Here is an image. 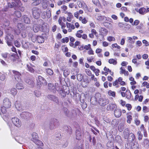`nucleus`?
I'll return each instance as SVG.
<instances>
[{
  "instance_id": "nucleus-1",
  "label": "nucleus",
  "mask_w": 149,
  "mask_h": 149,
  "mask_svg": "<svg viewBox=\"0 0 149 149\" xmlns=\"http://www.w3.org/2000/svg\"><path fill=\"white\" fill-rule=\"evenodd\" d=\"M17 27L19 31H16L14 30V32L17 34H19L21 33L22 36L23 38L26 37V33L29 32L31 29V27L30 26H26L21 23H18L17 25Z\"/></svg>"
},
{
  "instance_id": "nucleus-2",
  "label": "nucleus",
  "mask_w": 149,
  "mask_h": 149,
  "mask_svg": "<svg viewBox=\"0 0 149 149\" xmlns=\"http://www.w3.org/2000/svg\"><path fill=\"white\" fill-rule=\"evenodd\" d=\"M14 30L15 31L14 29L10 27L8 28L7 29L6 32L7 35L6 38V40L8 46H10L12 45V42L13 39L14 37L13 35L10 33V32L12 31L14 32Z\"/></svg>"
},
{
  "instance_id": "nucleus-3",
  "label": "nucleus",
  "mask_w": 149,
  "mask_h": 149,
  "mask_svg": "<svg viewBox=\"0 0 149 149\" xmlns=\"http://www.w3.org/2000/svg\"><path fill=\"white\" fill-rule=\"evenodd\" d=\"M59 125L58 120L56 118H54L51 119L49 123V129L52 130L55 129Z\"/></svg>"
},
{
  "instance_id": "nucleus-4",
  "label": "nucleus",
  "mask_w": 149,
  "mask_h": 149,
  "mask_svg": "<svg viewBox=\"0 0 149 149\" xmlns=\"http://www.w3.org/2000/svg\"><path fill=\"white\" fill-rule=\"evenodd\" d=\"M32 10L33 17L36 19L39 18L40 17V13H41V10L37 8H33Z\"/></svg>"
},
{
  "instance_id": "nucleus-5",
  "label": "nucleus",
  "mask_w": 149,
  "mask_h": 149,
  "mask_svg": "<svg viewBox=\"0 0 149 149\" xmlns=\"http://www.w3.org/2000/svg\"><path fill=\"white\" fill-rule=\"evenodd\" d=\"M37 86L39 87H40L42 85H46L47 82L45 79L40 76H38V79H37Z\"/></svg>"
},
{
  "instance_id": "nucleus-6",
  "label": "nucleus",
  "mask_w": 149,
  "mask_h": 149,
  "mask_svg": "<svg viewBox=\"0 0 149 149\" xmlns=\"http://www.w3.org/2000/svg\"><path fill=\"white\" fill-rule=\"evenodd\" d=\"M12 121L13 124L17 127H20L21 125L20 120L17 118L15 117L12 118Z\"/></svg>"
},
{
  "instance_id": "nucleus-7",
  "label": "nucleus",
  "mask_w": 149,
  "mask_h": 149,
  "mask_svg": "<svg viewBox=\"0 0 149 149\" xmlns=\"http://www.w3.org/2000/svg\"><path fill=\"white\" fill-rule=\"evenodd\" d=\"M109 102V100L106 98H101L99 100V104L102 106H104Z\"/></svg>"
},
{
  "instance_id": "nucleus-8",
  "label": "nucleus",
  "mask_w": 149,
  "mask_h": 149,
  "mask_svg": "<svg viewBox=\"0 0 149 149\" xmlns=\"http://www.w3.org/2000/svg\"><path fill=\"white\" fill-rule=\"evenodd\" d=\"M13 72L14 74L15 79L18 82L21 81V79L20 77L21 74L18 72L13 70Z\"/></svg>"
},
{
  "instance_id": "nucleus-9",
  "label": "nucleus",
  "mask_w": 149,
  "mask_h": 149,
  "mask_svg": "<svg viewBox=\"0 0 149 149\" xmlns=\"http://www.w3.org/2000/svg\"><path fill=\"white\" fill-rule=\"evenodd\" d=\"M3 104L4 107L8 108L11 106V103L8 98H6L3 100Z\"/></svg>"
},
{
  "instance_id": "nucleus-10",
  "label": "nucleus",
  "mask_w": 149,
  "mask_h": 149,
  "mask_svg": "<svg viewBox=\"0 0 149 149\" xmlns=\"http://www.w3.org/2000/svg\"><path fill=\"white\" fill-rule=\"evenodd\" d=\"M47 97L48 99L56 103H59V100L58 97L54 95H48Z\"/></svg>"
},
{
  "instance_id": "nucleus-11",
  "label": "nucleus",
  "mask_w": 149,
  "mask_h": 149,
  "mask_svg": "<svg viewBox=\"0 0 149 149\" xmlns=\"http://www.w3.org/2000/svg\"><path fill=\"white\" fill-rule=\"evenodd\" d=\"M31 115V114L28 112H23L21 113L20 116L23 118L27 119L29 118Z\"/></svg>"
},
{
  "instance_id": "nucleus-12",
  "label": "nucleus",
  "mask_w": 149,
  "mask_h": 149,
  "mask_svg": "<svg viewBox=\"0 0 149 149\" xmlns=\"http://www.w3.org/2000/svg\"><path fill=\"white\" fill-rule=\"evenodd\" d=\"M22 21L24 23L30 24V20L29 18L26 15H23L21 18Z\"/></svg>"
},
{
  "instance_id": "nucleus-13",
  "label": "nucleus",
  "mask_w": 149,
  "mask_h": 149,
  "mask_svg": "<svg viewBox=\"0 0 149 149\" xmlns=\"http://www.w3.org/2000/svg\"><path fill=\"white\" fill-rule=\"evenodd\" d=\"M116 105L114 104H109L107 106V111H113L117 108Z\"/></svg>"
},
{
  "instance_id": "nucleus-14",
  "label": "nucleus",
  "mask_w": 149,
  "mask_h": 149,
  "mask_svg": "<svg viewBox=\"0 0 149 149\" xmlns=\"http://www.w3.org/2000/svg\"><path fill=\"white\" fill-rule=\"evenodd\" d=\"M76 133V139L78 140L81 139L82 138V133L80 131V129H77Z\"/></svg>"
},
{
  "instance_id": "nucleus-15",
  "label": "nucleus",
  "mask_w": 149,
  "mask_h": 149,
  "mask_svg": "<svg viewBox=\"0 0 149 149\" xmlns=\"http://www.w3.org/2000/svg\"><path fill=\"white\" fill-rule=\"evenodd\" d=\"M48 89L50 91L53 92V93H55L56 92V89L54 85L51 83L48 84Z\"/></svg>"
},
{
  "instance_id": "nucleus-16",
  "label": "nucleus",
  "mask_w": 149,
  "mask_h": 149,
  "mask_svg": "<svg viewBox=\"0 0 149 149\" xmlns=\"http://www.w3.org/2000/svg\"><path fill=\"white\" fill-rule=\"evenodd\" d=\"M114 113L116 117L119 118L121 115V111L120 109H116L114 110Z\"/></svg>"
},
{
  "instance_id": "nucleus-17",
  "label": "nucleus",
  "mask_w": 149,
  "mask_h": 149,
  "mask_svg": "<svg viewBox=\"0 0 149 149\" xmlns=\"http://www.w3.org/2000/svg\"><path fill=\"white\" fill-rule=\"evenodd\" d=\"M15 108L17 110L20 111L22 109V106L19 102L16 101L15 102Z\"/></svg>"
},
{
  "instance_id": "nucleus-18",
  "label": "nucleus",
  "mask_w": 149,
  "mask_h": 149,
  "mask_svg": "<svg viewBox=\"0 0 149 149\" xmlns=\"http://www.w3.org/2000/svg\"><path fill=\"white\" fill-rule=\"evenodd\" d=\"M33 30L35 32H38L40 29V25L39 24H36L33 26Z\"/></svg>"
},
{
  "instance_id": "nucleus-19",
  "label": "nucleus",
  "mask_w": 149,
  "mask_h": 149,
  "mask_svg": "<svg viewBox=\"0 0 149 149\" xmlns=\"http://www.w3.org/2000/svg\"><path fill=\"white\" fill-rule=\"evenodd\" d=\"M135 138V136L134 134L133 133H131L128 136V138L126 139H127L129 141L132 142L134 140Z\"/></svg>"
},
{
  "instance_id": "nucleus-20",
  "label": "nucleus",
  "mask_w": 149,
  "mask_h": 149,
  "mask_svg": "<svg viewBox=\"0 0 149 149\" xmlns=\"http://www.w3.org/2000/svg\"><path fill=\"white\" fill-rule=\"evenodd\" d=\"M139 145L138 143L136 142L131 144V149H139Z\"/></svg>"
},
{
  "instance_id": "nucleus-21",
  "label": "nucleus",
  "mask_w": 149,
  "mask_h": 149,
  "mask_svg": "<svg viewBox=\"0 0 149 149\" xmlns=\"http://www.w3.org/2000/svg\"><path fill=\"white\" fill-rule=\"evenodd\" d=\"M6 1L8 5V7L12 8L14 7L15 6H16V4L15 2H9V0H5Z\"/></svg>"
},
{
  "instance_id": "nucleus-22",
  "label": "nucleus",
  "mask_w": 149,
  "mask_h": 149,
  "mask_svg": "<svg viewBox=\"0 0 149 149\" xmlns=\"http://www.w3.org/2000/svg\"><path fill=\"white\" fill-rule=\"evenodd\" d=\"M107 149H114V146L113 143L111 141H108L107 143Z\"/></svg>"
},
{
  "instance_id": "nucleus-23",
  "label": "nucleus",
  "mask_w": 149,
  "mask_h": 149,
  "mask_svg": "<svg viewBox=\"0 0 149 149\" xmlns=\"http://www.w3.org/2000/svg\"><path fill=\"white\" fill-rule=\"evenodd\" d=\"M136 10L137 12H139L140 14L142 15H144L146 13V9L143 7L140 8L138 10Z\"/></svg>"
},
{
  "instance_id": "nucleus-24",
  "label": "nucleus",
  "mask_w": 149,
  "mask_h": 149,
  "mask_svg": "<svg viewBox=\"0 0 149 149\" xmlns=\"http://www.w3.org/2000/svg\"><path fill=\"white\" fill-rule=\"evenodd\" d=\"M48 28V26H47V24L45 23L43 24L41 26V27H40L41 30L44 32L47 31Z\"/></svg>"
},
{
  "instance_id": "nucleus-25",
  "label": "nucleus",
  "mask_w": 149,
  "mask_h": 149,
  "mask_svg": "<svg viewBox=\"0 0 149 149\" xmlns=\"http://www.w3.org/2000/svg\"><path fill=\"white\" fill-rule=\"evenodd\" d=\"M36 39L38 42L39 43H42L44 41V39L42 36H37Z\"/></svg>"
},
{
  "instance_id": "nucleus-26",
  "label": "nucleus",
  "mask_w": 149,
  "mask_h": 149,
  "mask_svg": "<svg viewBox=\"0 0 149 149\" xmlns=\"http://www.w3.org/2000/svg\"><path fill=\"white\" fill-rule=\"evenodd\" d=\"M63 128L64 130L70 134L72 132V130L70 127H68L67 126H64Z\"/></svg>"
},
{
  "instance_id": "nucleus-27",
  "label": "nucleus",
  "mask_w": 149,
  "mask_h": 149,
  "mask_svg": "<svg viewBox=\"0 0 149 149\" xmlns=\"http://www.w3.org/2000/svg\"><path fill=\"white\" fill-rule=\"evenodd\" d=\"M96 17L97 20L100 21H102L106 19V17L104 16L101 15L99 14L96 15Z\"/></svg>"
},
{
  "instance_id": "nucleus-28",
  "label": "nucleus",
  "mask_w": 149,
  "mask_h": 149,
  "mask_svg": "<svg viewBox=\"0 0 149 149\" xmlns=\"http://www.w3.org/2000/svg\"><path fill=\"white\" fill-rule=\"evenodd\" d=\"M129 129L128 128L125 129L124 132V136L125 139L128 138V136L130 134Z\"/></svg>"
},
{
  "instance_id": "nucleus-29",
  "label": "nucleus",
  "mask_w": 149,
  "mask_h": 149,
  "mask_svg": "<svg viewBox=\"0 0 149 149\" xmlns=\"http://www.w3.org/2000/svg\"><path fill=\"white\" fill-rule=\"evenodd\" d=\"M33 141L35 143V144L38 146H42L43 145V144L42 142L41 141L38 140V139L33 140Z\"/></svg>"
},
{
  "instance_id": "nucleus-30",
  "label": "nucleus",
  "mask_w": 149,
  "mask_h": 149,
  "mask_svg": "<svg viewBox=\"0 0 149 149\" xmlns=\"http://www.w3.org/2000/svg\"><path fill=\"white\" fill-rule=\"evenodd\" d=\"M132 94L129 90H127L126 92V97L128 100L131 99Z\"/></svg>"
},
{
  "instance_id": "nucleus-31",
  "label": "nucleus",
  "mask_w": 149,
  "mask_h": 149,
  "mask_svg": "<svg viewBox=\"0 0 149 149\" xmlns=\"http://www.w3.org/2000/svg\"><path fill=\"white\" fill-rule=\"evenodd\" d=\"M124 124L123 123H120L118 125V129L119 131L120 132H122L124 128Z\"/></svg>"
},
{
  "instance_id": "nucleus-32",
  "label": "nucleus",
  "mask_w": 149,
  "mask_h": 149,
  "mask_svg": "<svg viewBox=\"0 0 149 149\" xmlns=\"http://www.w3.org/2000/svg\"><path fill=\"white\" fill-rule=\"evenodd\" d=\"M10 93L13 96H15L17 93V91L15 88H12L10 90Z\"/></svg>"
},
{
  "instance_id": "nucleus-33",
  "label": "nucleus",
  "mask_w": 149,
  "mask_h": 149,
  "mask_svg": "<svg viewBox=\"0 0 149 149\" xmlns=\"http://www.w3.org/2000/svg\"><path fill=\"white\" fill-rule=\"evenodd\" d=\"M18 83L16 85V87L18 89H23L24 87L23 85V84L20 82H18Z\"/></svg>"
},
{
  "instance_id": "nucleus-34",
  "label": "nucleus",
  "mask_w": 149,
  "mask_h": 149,
  "mask_svg": "<svg viewBox=\"0 0 149 149\" xmlns=\"http://www.w3.org/2000/svg\"><path fill=\"white\" fill-rule=\"evenodd\" d=\"M90 101L92 104L95 105L97 103V100L95 97H93L91 98Z\"/></svg>"
},
{
  "instance_id": "nucleus-35",
  "label": "nucleus",
  "mask_w": 149,
  "mask_h": 149,
  "mask_svg": "<svg viewBox=\"0 0 149 149\" xmlns=\"http://www.w3.org/2000/svg\"><path fill=\"white\" fill-rule=\"evenodd\" d=\"M68 16L67 17V20L69 22H70L72 18L73 17V15L70 12L68 13Z\"/></svg>"
},
{
  "instance_id": "nucleus-36",
  "label": "nucleus",
  "mask_w": 149,
  "mask_h": 149,
  "mask_svg": "<svg viewBox=\"0 0 149 149\" xmlns=\"http://www.w3.org/2000/svg\"><path fill=\"white\" fill-rule=\"evenodd\" d=\"M46 71L47 74L50 75H52L53 74V70L49 68L46 69Z\"/></svg>"
},
{
  "instance_id": "nucleus-37",
  "label": "nucleus",
  "mask_w": 149,
  "mask_h": 149,
  "mask_svg": "<svg viewBox=\"0 0 149 149\" xmlns=\"http://www.w3.org/2000/svg\"><path fill=\"white\" fill-rule=\"evenodd\" d=\"M14 15L18 18H19L21 16L22 14L19 11H16L14 12Z\"/></svg>"
},
{
  "instance_id": "nucleus-38",
  "label": "nucleus",
  "mask_w": 149,
  "mask_h": 149,
  "mask_svg": "<svg viewBox=\"0 0 149 149\" xmlns=\"http://www.w3.org/2000/svg\"><path fill=\"white\" fill-rule=\"evenodd\" d=\"M109 63L110 64H112L114 65H116L117 63L116 61L113 58L109 59Z\"/></svg>"
},
{
  "instance_id": "nucleus-39",
  "label": "nucleus",
  "mask_w": 149,
  "mask_h": 149,
  "mask_svg": "<svg viewBox=\"0 0 149 149\" xmlns=\"http://www.w3.org/2000/svg\"><path fill=\"white\" fill-rule=\"evenodd\" d=\"M16 56V54H13L11 55L9 57L10 58L13 62L16 61L15 56Z\"/></svg>"
},
{
  "instance_id": "nucleus-40",
  "label": "nucleus",
  "mask_w": 149,
  "mask_h": 149,
  "mask_svg": "<svg viewBox=\"0 0 149 149\" xmlns=\"http://www.w3.org/2000/svg\"><path fill=\"white\" fill-rule=\"evenodd\" d=\"M32 141H33V140H34L35 139H38V136L37 133L36 132H33L32 134Z\"/></svg>"
},
{
  "instance_id": "nucleus-41",
  "label": "nucleus",
  "mask_w": 149,
  "mask_h": 149,
  "mask_svg": "<svg viewBox=\"0 0 149 149\" xmlns=\"http://www.w3.org/2000/svg\"><path fill=\"white\" fill-rule=\"evenodd\" d=\"M107 31L105 28H102L101 31V34L103 35H106L107 33Z\"/></svg>"
},
{
  "instance_id": "nucleus-42",
  "label": "nucleus",
  "mask_w": 149,
  "mask_h": 149,
  "mask_svg": "<svg viewBox=\"0 0 149 149\" xmlns=\"http://www.w3.org/2000/svg\"><path fill=\"white\" fill-rule=\"evenodd\" d=\"M63 111L65 115H68L69 113V111L67 108L63 107Z\"/></svg>"
},
{
  "instance_id": "nucleus-43",
  "label": "nucleus",
  "mask_w": 149,
  "mask_h": 149,
  "mask_svg": "<svg viewBox=\"0 0 149 149\" xmlns=\"http://www.w3.org/2000/svg\"><path fill=\"white\" fill-rule=\"evenodd\" d=\"M83 76L81 74H78L77 75V78L78 81H82Z\"/></svg>"
},
{
  "instance_id": "nucleus-44",
  "label": "nucleus",
  "mask_w": 149,
  "mask_h": 149,
  "mask_svg": "<svg viewBox=\"0 0 149 149\" xmlns=\"http://www.w3.org/2000/svg\"><path fill=\"white\" fill-rule=\"evenodd\" d=\"M108 94L110 96H111L113 97H115L116 95V93L114 91H112L109 90L108 92Z\"/></svg>"
},
{
  "instance_id": "nucleus-45",
  "label": "nucleus",
  "mask_w": 149,
  "mask_h": 149,
  "mask_svg": "<svg viewBox=\"0 0 149 149\" xmlns=\"http://www.w3.org/2000/svg\"><path fill=\"white\" fill-rule=\"evenodd\" d=\"M127 41L131 44H134L135 41L134 40H133L132 38L131 37H127Z\"/></svg>"
},
{
  "instance_id": "nucleus-46",
  "label": "nucleus",
  "mask_w": 149,
  "mask_h": 149,
  "mask_svg": "<svg viewBox=\"0 0 149 149\" xmlns=\"http://www.w3.org/2000/svg\"><path fill=\"white\" fill-rule=\"evenodd\" d=\"M137 135L138 136V139L139 140H141L142 139L143 134H141V131H139L137 132Z\"/></svg>"
},
{
  "instance_id": "nucleus-47",
  "label": "nucleus",
  "mask_w": 149,
  "mask_h": 149,
  "mask_svg": "<svg viewBox=\"0 0 149 149\" xmlns=\"http://www.w3.org/2000/svg\"><path fill=\"white\" fill-rule=\"evenodd\" d=\"M127 122L128 123H131V121L132 120V117L131 115H128L127 116Z\"/></svg>"
},
{
  "instance_id": "nucleus-48",
  "label": "nucleus",
  "mask_w": 149,
  "mask_h": 149,
  "mask_svg": "<svg viewBox=\"0 0 149 149\" xmlns=\"http://www.w3.org/2000/svg\"><path fill=\"white\" fill-rule=\"evenodd\" d=\"M93 3L96 6H99L100 5V2L99 0H92Z\"/></svg>"
},
{
  "instance_id": "nucleus-49",
  "label": "nucleus",
  "mask_w": 149,
  "mask_h": 149,
  "mask_svg": "<svg viewBox=\"0 0 149 149\" xmlns=\"http://www.w3.org/2000/svg\"><path fill=\"white\" fill-rule=\"evenodd\" d=\"M27 67L28 68V70L29 71L32 73H33L34 72V70L31 66L27 65Z\"/></svg>"
},
{
  "instance_id": "nucleus-50",
  "label": "nucleus",
  "mask_w": 149,
  "mask_h": 149,
  "mask_svg": "<svg viewBox=\"0 0 149 149\" xmlns=\"http://www.w3.org/2000/svg\"><path fill=\"white\" fill-rule=\"evenodd\" d=\"M70 73V72L68 70H64L63 72V74L65 77L67 76Z\"/></svg>"
},
{
  "instance_id": "nucleus-51",
  "label": "nucleus",
  "mask_w": 149,
  "mask_h": 149,
  "mask_svg": "<svg viewBox=\"0 0 149 149\" xmlns=\"http://www.w3.org/2000/svg\"><path fill=\"white\" fill-rule=\"evenodd\" d=\"M8 54L7 52L3 53L1 54V56L4 59L7 58Z\"/></svg>"
},
{
  "instance_id": "nucleus-52",
  "label": "nucleus",
  "mask_w": 149,
  "mask_h": 149,
  "mask_svg": "<svg viewBox=\"0 0 149 149\" xmlns=\"http://www.w3.org/2000/svg\"><path fill=\"white\" fill-rule=\"evenodd\" d=\"M6 108H7L3 106L1 108V112L3 114H5L6 112L7 111Z\"/></svg>"
},
{
  "instance_id": "nucleus-53",
  "label": "nucleus",
  "mask_w": 149,
  "mask_h": 149,
  "mask_svg": "<svg viewBox=\"0 0 149 149\" xmlns=\"http://www.w3.org/2000/svg\"><path fill=\"white\" fill-rule=\"evenodd\" d=\"M14 43L15 46L17 47H19L20 46V44L17 40L15 41L14 42Z\"/></svg>"
},
{
  "instance_id": "nucleus-54",
  "label": "nucleus",
  "mask_w": 149,
  "mask_h": 149,
  "mask_svg": "<svg viewBox=\"0 0 149 149\" xmlns=\"http://www.w3.org/2000/svg\"><path fill=\"white\" fill-rule=\"evenodd\" d=\"M26 82L29 84H32L33 82V81L30 79H26L25 80Z\"/></svg>"
},
{
  "instance_id": "nucleus-55",
  "label": "nucleus",
  "mask_w": 149,
  "mask_h": 149,
  "mask_svg": "<svg viewBox=\"0 0 149 149\" xmlns=\"http://www.w3.org/2000/svg\"><path fill=\"white\" fill-rule=\"evenodd\" d=\"M111 125L113 126H115L118 124L117 121L116 119L113 120L111 122Z\"/></svg>"
},
{
  "instance_id": "nucleus-56",
  "label": "nucleus",
  "mask_w": 149,
  "mask_h": 149,
  "mask_svg": "<svg viewBox=\"0 0 149 149\" xmlns=\"http://www.w3.org/2000/svg\"><path fill=\"white\" fill-rule=\"evenodd\" d=\"M115 40V38L112 36H109L107 38V40L110 42L113 40Z\"/></svg>"
},
{
  "instance_id": "nucleus-57",
  "label": "nucleus",
  "mask_w": 149,
  "mask_h": 149,
  "mask_svg": "<svg viewBox=\"0 0 149 149\" xmlns=\"http://www.w3.org/2000/svg\"><path fill=\"white\" fill-rule=\"evenodd\" d=\"M143 110L144 112L146 113L148 112V110L147 107L146 106H144L143 107Z\"/></svg>"
},
{
  "instance_id": "nucleus-58",
  "label": "nucleus",
  "mask_w": 149,
  "mask_h": 149,
  "mask_svg": "<svg viewBox=\"0 0 149 149\" xmlns=\"http://www.w3.org/2000/svg\"><path fill=\"white\" fill-rule=\"evenodd\" d=\"M112 47L113 48L117 47L118 49H120V46L118 45L116 43L112 44Z\"/></svg>"
},
{
  "instance_id": "nucleus-59",
  "label": "nucleus",
  "mask_w": 149,
  "mask_h": 149,
  "mask_svg": "<svg viewBox=\"0 0 149 149\" xmlns=\"http://www.w3.org/2000/svg\"><path fill=\"white\" fill-rule=\"evenodd\" d=\"M115 139L117 142H120V136H117L115 137Z\"/></svg>"
},
{
  "instance_id": "nucleus-60",
  "label": "nucleus",
  "mask_w": 149,
  "mask_h": 149,
  "mask_svg": "<svg viewBox=\"0 0 149 149\" xmlns=\"http://www.w3.org/2000/svg\"><path fill=\"white\" fill-rule=\"evenodd\" d=\"M139 23V20H135L133 23L132 24V25H137Z\"/></svg>"
},
{
  "instance_id": "nucleus-61",
  "label": "nucleus",
  "mask_w": 149,
  "mask_h": 149,
  "mask_svg": "<svg viewBox=\"0 0 149 149\" xmlns=\"http://www.w3.org/2000/svg\"><path fill=\"white\" fill-rule=\"evenodd\" d=\"M88 53L89 55L94 54L93 51L92 50L91 48L89 50L88 52Z\"/></svg>"
},
{
  "instance_id": "nucleus-62",
  "label": "nucleus",
  "mask_w": 149,
  "mask_h": 149,
  "mask_svg": "<svg viewBox=\"0 0 149 149\" xmlns=\"http://www.w3.org/2000/svg\"><path fill=\"white\" fill-rule=\"evenodd\" d=\"M126 107L127 108V109L130 111L132 108V106L130 104H127L126 105Z\"/></svg>"
},
{
  "instance_id": "nucleus-63",
  "label": "nucleus",
  "mask_w": 149,
  "mask_h": 149,
  "mask_svg": "<svg viewBox=\"0 0 149 149\" xmlns=\"http://www.w3.org/2000/svg\"><path fill=\"white\" fill-rule=\"evenodd\" d=\"M84 48L86 50H88L89 49H90L91 48V45L90 44H88V45H85L84 47Z\"/></svg>"
},
{
  "instance_id": "nucleus-64",
  "label": "nucleus",
  "mask_w": 149,
  "mask_h": 149,
  "mask_svg": "<svg viewBox=\"0 0 149 149\" xmlns=\"http://www.w3.org/2000/svg\"><path fill=\"white\" fill-rule=\"evenodd\" d=\"M143 44H145L146 46L149 45V42H148V41L145 40H143Z\"/></svg>"
}]
</instances>
